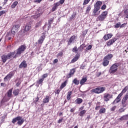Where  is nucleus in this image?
<instances>
[{
  "instance_id": "obj_40",
  "label": "nucleus",
  "mask_w": 128,
  "mask_h": 128,
  "mask_svg": "<svg viewBox=\"0 0 128 128\" xmlns=\"http://www.w3.org/2000/svg\"><path fill=\"white\" fill-rule=\"evenodd\" d=\"M100 114H104L106 112V108H101L99 111Z\"/></svg>"
},
{
  "instance_id": "obj_11",
  "label": "nucleus",
  "mask_w": 128,
  "mask_h": 128,
  "mask_svg": "<svg viewBox=\"0 0 128 128\" xmlns=\"http://www.w3.org/2000/svg\"><path fill=\"white\" fill-rule=\"evenodd\" d=\"M118 40V38H114L110 40H108V42L107 43V46H110L112 44H114Z\"/></svg>"
},
{
  "instance_id": "obj_61",
  "label": "nucleus",
  "mask_w": 128,
  "mask_h": 128,
  "mask_svg": "<svg viewBox=\"0 0 128 128\" xmlns=\"http://www.w3.org/2000/svg\"><path fill=\"white\" fill-rule=\"evenodd\" d=\"M77 51H78V48H76V47L74 48L72 50L73 52H77Z\"/></svg>"
},
{
  "instance_id": "obj_41",
  "label": "nucleus",
  "mask_w": 128,
  "mask_h": 128,
  "mask_svg": "<svg viewBox=\"0 0 128 128\" xmlns=\"http://www.w3.org/2000/svg\"><path fill=\"white\" fill-rule=\"evenodd\" d=\"M120 28V22H118L114 25L115 28Z\"/></svg>"
},
{
  "instance_id": "obj_43",
  "label": "nucleus",
  "mask_w": 128,
  "mask_h": 128,
  "mask_svg": "<svg viewBox=\"0 0 128 128\" xmlns=\"http://www.w3.org/2000/svg\"><path fill=\"white\" fill-rule=\"evenodd\" d=\"M120 102V100H118V99H116L112 102V104H118Z\"/></svg>"
},
{
  "instance_id": "obj_49",
  "label": "nucleus",
  "mask_w": 128,
  "mask_h": 128,
  "mask_svg": "<svg viewBox=\"0 0 128 128\" xmlns=\"http://www.w3.org/2000/svg\"><path fill=\"white\" fill-rule=\"evenodd\" d=\"M122 94L120 93V94L118 95V96L116 97V99L120 100V98H122Z\"/></svg>"
},
{
  "instance_id": "obj_17",
  "label": "nucleus",
  "mask_w": 128,
  "mask_h": 128,
  "mask_svg": "<svg viewBox=\"0 0 128 128\" xmlns=\"http://www.w3.org/2000/svg\"><path fill=\"white\" fill-rule=\"evenodd\" d=\"M2 62H4H4H6V60H9L8 54L7 55H6V54L2 55Z\"/></svg>"
},
{
  "instance_id": "obj_4",
  "label": "nucleus",
  "mask_w": 128,
  "mask_h": 128,
  "mask_svg": "<svg viewBox=\"0 0 128 128\" xmlns=\"http://www.w3.org/2000/svg\"><path fill=\"white\" fill-rule=\"evenodd\" d=\"M20 24H16L13 26L11 30L12 36H14V34H16V33L18 31V30L20 29Z\"/></svg>"
},
{
  "instance_id": "obj_23",
  "label": "nucleus",
  "mask_w": 128,
  "mask_h": 128,
  "mask_svg": "<svg viewBox=\"0 0 128 128\" xmlns=\"http://www.w3.org/2000/svg\"><path fill=\"white\" fill-rule=\"evenodd\" d=\"M50 102V96H46V98L43 100L44 104H48Z\"/></svg>"
},
{
  "instance_id": "obj_24",
  "label": "nucleus",
  "mask_w": 128,
  "mask_h": 128,
  "mask_svg": "<svg viewBox=\"0 0 128 128\" xmlns=\"http://www.w3.org/2000/svg\"><path fill=\"white\" fill-rule=\"evenodd\" d=\"M108 64H110V61L108 60H105L104 58V62H102V64L104 66H106L108 65Z\"/></svg>"
},
{
  "instance_id": "obj_25",
  "label": "nucleus",
  "mask_w": 128,
  "mask_h": 128,
  "mask_svg": "<svg viewBox=\"0 0 128 128\" xmlns=\"http://www.w3.org/2000/svg\"><path fill=\"white\" fill-rule=\"evenodd\" d=\"M67 82H66V80L62 84L60 88V90H62V88H64L66 86Z\"/></svg>"
},
{
  "instance_id": "obj_15",
  "label": "nucleus",
  "mask_w": 128,
  "mask_h": 128,
  "mask_svg": "<svg viewBox=\"0 0 128 128\" xmlns=\"http://www.w3.org/2000/svg\"><path fill=\"white\" fill-rule=\"evenodd\" d=\"M28 66V64H26V60H23L22 63L19 65V68H26Z\"/></svg>"
},
{
  "instance_id": "obj_20",
  "label": "nucleus",
  "mask_w": 128,
  "mask_h": 128,
  "mask_svg": "<svg viewBox=\"0 0 128 128\" xmlns=\"http://www.w3.org/2000/svg\"><path fill=\"white\" fill-rule=\"evenodd\" d=\"M44 38H46V36H42L38 40V43L42 44V42H44Z\"/></svg>"
},
{
  "instance_id": "obj_7",
  "label": "nucleus",
  "mask_w": 128,
  "mask_h": 128,
  "mask_svg": "<svg viewBox=\"0 0 128 128\" xmlns=\"http://www.w3.org/2000/svg\"><path fill=\"white\" fill-rule=\"evenodd\" d=\"M118 66V65L117 64H114L112 66L109 70L110 74H114V72H116Z\"/></svg>"
},
{
  "instance_id": "obj_63",
  "label": "nucleus",
  "mask_w": 128,
  "mask_h": 128,
  "mask_svg": "<svg viewBox=\"0 0 128 128\" xmlns=\"http://www.w3.org/2000/svg\"><path fill=\"white\" fill-rule=\"evenodd\" d=\"M75 16H76V15L74 14H72L70 17V20H74Z\"/></svg>"
},
{
  "instance_id": "obj_31",
  "label": "nucleus",
  "mask_w": 128,
  "mask_h": 128,
  "mask_svg": "<svg viewBox=\"0 0 128 128\" xmlns=\"http://www.w3.org/2000/svg\"><path fill=\"white\" fill-rule=\"evenodd\" d=\"M126 100L124 98L122 100V104L123 108H126Z\"/></svg>"
},
{
  "instance_id": "obj_38",
  "label": "nucleus",
  "mask_w": 128,
  "mask_h": 128,
  "mask_svg": "<svg viewBox=\"0 0 128 128\" xmlns=\"http://www.w3.org/2000/svg\"><path fill=\"white\" fill-rule=\"evenodd\" d=\"M78 60V56H75L72 60V62H76Z\"/></svg>"
},
{
  "instance_id": "obj_62",
  "label": "nucleus",
  "mask_w": 128,
  "mask_h": 128,
  "mask_svg": "<svg viewBox=\"0 0 128 128\" xmlns=\"http://www.w3.org/2000/svg\"><path fill=\"white\" fill-rule=\"evenodd\" d=\"M58 2H60V4H62L64 2V0H60Z\"/></svg>"
},
{
  "instance_id": "obj_64",
  "label": "nucleus",
  "mask_w": 128,
  "mask_h": 128,
  "mask_svg": "<svg viewBox=\"0 0 128 128\" xmlns=\"http://www.w3.org/2000/svg\"><path fill=\"white\" fill-rule=\"evenodd\" d=\"M124 14H125V16L128 14V10H126L124 11Z\"/></svg>"
},
{
  "instance_id": "obj_50",
  "label": "nucleus",
  "mask_w": 128,
  "mask_h": 128,
  "mask_svg": "<svg viewBox=\"0 0 128 128\" xmlns=\"http://www.w3.org/2000/svg\"><path fill=\"white\" fill-rule=\"evenodd\" d=\"M126 23H124L122 24H120V28H126Z\"/></svg>"
},
{
  "instance_id": "obj_21",
  "label": "nucleus",
  "mask_w": 128,
  "mask_h": 128,
  "mask_svg": "<svg viewBox=\"0 0 128 128\" xmlns=\"http://www.w3.org/2000/svg\"><path fill=\"white\" fill-rule=\"evenodd\" d=\"M114 56L112 55V54H108V55H106L104 58V60H112V57Z\"/></svg>"
},
{
  "instance_id": "obj_18",
  "label": "nucleus",
  "mask_w": 128,
  "mask_h": 128,
  "mask_svg": "<svg viewBox=\"0 0 128 128\" xmlns=\"http://www.w3.org/2000/svg\"><path fill=\"white\" fill-rule=\"evenodd\" d=\"M76 40V36H72L69 40L68 41V44L70 46L71 44H72V42H74V40Z\"/></svg>"
},
{
  "instance_id": "obj_35",
  "label": "nucleus",
  "mask_w": 128,
  "mask_h": 128,
  "mask_svg": "<svg viewBox=\"0 0 128 128\" xmlns=\"http://www.w3.org/2000/svg\"><path fill=\"white\" fill-rule=\"evenodd\" d=\"M73 83L74 84H76L78 86V84H80V80H78V79L76 78L73 80Z\"/></svg>"
},
{
  "instance_id": "obj_13",
  "label": "nucleus",
  "mask_w": 128,
  "mask_h": 128,
  "mask_svg": "<svg viewBox=\"0 0 128 128\" xmlns=\"http://www.w3.org/2000/svg\"><path fill=\"white\" fill-rule=\"evenodd\" d=\"M102 2L98 1L94 5V8L100 10V6H102Z\"/></svg>"
},
{
  "instance_id": "obj_48",
  "label": "nucleus",
  "mask_w": 128,
  "mask_h": 128,
  "mask_svg": "<svg viewBox=\"0 0 128 128\" xmlns=\"http://www.w3.org/2000/svg\"><path fill=\"white\" fill-rule=\"evenodd\" d=\"M124 100H128V93H126L124 96L123 98Z\"/></svg>"
},
{
  "instance_id": "obj_60",
  "label": "nucleus",
  "mask_w": 128,
  "mask_h": 128,
  "mask_svg": "<svg viewBox=\"0 0 128 128\" xmlns=\"http://www.w3.org/2000/svg\"><path fill=\"white\" fill-rule=\"evenodd\" d=\"M60 4L59 2H58L56 4H54V5L57 8L58 6H60Z\"/></svg>"
},
{
  "instance_id": "obj_29",
  "label": "nucleus",
  "mask_w": 128,
  "mask_h": 128,
  "mask_svg": "<svg viewBox=\"0 0 128 128\" xmlns=\"http://www.w3.org/2000/svg\"><path fill=\"white\" fill-rule=\"evenodd\" d=\"M72 91L68 92V94L66 96V98L68 100H70V98H72V96H72Z\"/></svg>"
},
{
  "instance_id": "obj_45",
  "label": "nucleus",
  "mask_w": 128,
  "mask_h": 128,
  "mask_svg": "<svg viewBox=\"0 0 128 128\" xmlns=\"http://www.w3.org/2000/svg\"><path fill=\"white\" fill-rule=\"evenodd\" d=\"M54 22V19L53 18H50L49 20H48V25L49 26H50V24H52V22Z\"/></svg>"
},
{
  "instance_id": "obj_57",
  "label": "nucleus",
  "mask_w": 128,
  "mask_h": 128,
  "mask_svg": "<svg viewBox=\"0 0 128 128\" xmlns=\"http://www.w3.org/2000/svg\"><path fill=\"white\" fill-rule=\"evenodd\" d=\"M119 112H124V109L121 108L120 109H119L118 110Z\"/></svg>"
},
{
  "instance_id": "obj_54",
  "label": "nucleus",
  "mask_w": 128,
  "mask_h": 128,
  "mask_svg": "<svg viewBox=\"0 0 128 128\" xmlns=\"http://www.w3.org/2000/svg\"><path fill=\"white\" fill-rule=\"evenodd\" d=\"M92 45H89L87 48H86V50H92Z\"/></svg>"
},
{
  "instance_id": "obj_3",
  "label": "nucleus",
  "mask_w": 128,
  "mask_h": 128,
  "mask_svg": "<svg viewBox=\"0 0 128 128\" xmlns=\"http://www.w3.org/2000/svg\"><path fill=\"white\" fill-rule=\"evenodd\" d=\"M106 16H108V11L103 12L102 14L98 17L97 20L104 22V20L106 18Z\"/></svg>"
},
{
  "instance_id": "obj_37",
  "label": "nucleus",
  "mask_w": 128,
  "mask_h": 128,
  "mask_svg": "<svg viewBox=\"0 0 128 128\" xmlns=\"http://www.w3.org/2000/svg\"><path fill=\"white\" fill-rule=\"evenodd\" d=\"M20 92V90L18 89L16 90L13 92V94L14 96H18Z\"/></svg>"
},
{
  "instance_id": "obj_14",
  "label": "nucleus",
  "mask_w": 128,
  "mask_h": 128,
  "mask_svg": "<svg viewBox=\"0 0 128 128\" xmlns=\"http://www.w3.org/2000/svg\"><path fill=\"white\" fill-rule=\"evenodd\" d=\"M74 72H76V70L74 69H72L70 70V72L66 75L67 78H72L74 74Z\"/></svg>"
},
{
  "instance_id": "obj_33",
  "label": "nucleus",
  "mask_w": 128,
  "mask_h": 128,
  "mask_svg": "<svg viewBox=\"0 0 128 128\" xmlns=\"http://www.w3.org/2000/svg\"><path fill=\"white\" fill-rule=\"evenodd\" d=\"M128 90V86H126L123 90H122V92L120 93V94H122H122H125V92H126V90Z\"/></svg>"
},
{
  "instance_id": "obj_51",
  "label": "nucleus",
  "mask_w": 128,
  "mask_h": 128,
  "mask_svg": "<svg viewBox=\"0 0 128 128\" xmlns=\"http://www.w3.org/2000/svg\"><path fill=\"white\" fill-rule=\"evenodd\" d=\"M62 54H64L62 52H60L58 54L57 56H58V57L59 56L60 58H62Z\"/></svg>"
},
{
  "instance_id": "obj_8",
  "label": "nucleus",
  "mask_w": 128,
  "mask_h": 128,
  "mask_svg": "<svg viewBox=\"0 0 128 128\" xmlns=\"http://www.w3.org/2000/svg\"><path fill=\"white\" fill-rule=\"evenodd\" d=\"M42 14V10L40 9V8H39L36 12V14L34 16H32L33 18H34V20H36L38 18H40V16Z\"/></svg>"
},
{
  "instance_id": "obj_1",
  "label": "nucleus",
  "mask_w": 128,
  "mask_h": 128,
  "mask_svg": "<svg viewBox=\"0 0 128 128\" xmlns=\"http://www.w3.org/2000/svg\"><path fill=\"white\" fill-rule=\"evenodd\" d=\"M26 49V46L24 45H22L20 46L18 49L16 50V52H11L10 53H8L7 56H8V58H16L18 56H20V54L23 53L24 50Z\"/></svg>"
},
{
  "instance_id": "obj_53",
  "label": "nucleus",
  "mask_w": 128,
  "mask_h": 128,
  "mask_svg": "<svg viewBox=\"0 0 128 128\" xmlns=\"http://www.w3.org/2000/svg\"><path fill=\"white\" fill-rule=\"evenodd\" d=\"M6 14V11L4 10H2L0 12V16H2V14Z\"/></svg>"
},
{
  "instance_id": "obj_16",
  "label": "nucleus",
  "mask_w": 128,
  "mask_h": 128,
  "mask_svg": "<svg viewBox=\"0 0 128 128\" xmlns=\"http://www.w3.org/2000/svg\"><path fill=\"white\" fill-rule=\"evenodd\" d=\"M18 118H19V120H18V126H22V124L24 122V118H22V116H18Z\"/></svg>"
},
{
  "instance_id": "obj_36",
  "label": "nucleus",
  "mask_w": 128,
  "mask_h": 128,
  "mask_svg": "<svg viewBox=\"0 0 128 128\" xmlns=\"http://www.w3.org/2000/svg\"><path fill=\"white\" fill-rule=\"evenodd\" d=\"M12 89L10 90L8 92L7 94H8V98H10V96H12Z\"/></svg>"
},
{
  "instance_id": "obj_58",
  "label": "nucleus",
  "mask_w": 128,
  "mask_h": 128,
  "mask_svg": "<svg viewBox=\"0 0 128 128\" xmlns=\"http://www.w3.org/2000/svg\"><path fill=\"white\" fill-rule=\"evenodd\" d=\"M48 74H43V76H42L44 80V78H48Z\"/></svg>"
},
{
  "instance_id": "obj_19",
  "label": "nucleus",
  "mask_w": 128,
  "mask_h": 128,
  "mask_svg": "<svg viewBox=\"0 0 128 128\" xmlns=\"http://www.w3.org/2000/svg\"><path fill=\"white\" fill-rule=\"evenodd\" d=\"M112 34H109L106 35H105L104 36V38L105 40H110V38H112Z\"/></svg>"
},
{
  "instance_id": "obj_22",
  "label": "nucleus",
  "mask_w": 128,
  "mask_h": 128,
  "mask_svg": "<svg viewBox=\"0 0 128 128\" xmlns=\"http://www.w3.org/2000/svg\"><path fill=\"white\" fill-rule=\"evenodd\" d=\"M128 120V114L122 116L120 118V120Z\"/></svg>"
},
{
  "instance_id": "obj_5",
  "label": "nucleus",
  "mask_w": 128,
  "mask_h": 128,
  "mask_svg": "<svg viewBox=\"0 0 128 128\" xmlns=\"http://www.w3.org/2000/svg\"><path fill=\"white\" fill-rule=\"evenodd\" d=\"M20 24H16L13 26L11 30L12 36H14V34H16V33L18 31V30L20 29Z\"/></svg>"
},
{
  "instance_id": "obj_44",
  "label": "nucleus",
  "mask_w": 128,
  "mask_h": 128,
  "mask_svg": "<svg viewBox=\"0 0 128 128\" xmlns=\"http://www.w3.org/2000/svg\"><path fill=\"white\" fill-rule=\"evenodd\" d=\"M10 36V32L8 33V34L6 35V38H8V40H12V37H9Z\"/></svg>"
},
{
  "instance_id": "obj_42",
  "label": "nucleus",
  "mask_w": 128,
  "mask_h": 128,
  "mask_svg": "<svg viewBox=\"0 0 128 128\" xmlns=\"http://www.w3.org/2000/svg\"><path fill=\"white\" fill-rule=\"evenodd\" d=\"M90 2V0H84V2H83V6H86V4H88V2Z\"/></svg>"
},
{
  "instance_id": "obj_6",
  "label": "nucleus",
  "mask_w": 128,
  "mask_h": 128,
  "mask_svg": "<svg viewBox=\"0 0 128 128\" xmlns=\"http://www.w3.org/2000/svg\"><path fill=\"white\" fill-rule=\"evenodd\" d=\"M20 24H16L13 26L11 30L12 36H14V34H16V33L18 31V30L20 29Z\"/></svg>"
},
{
  "instance_id": "obj_34",
  "label": "nucleus",
  "mask_w": 128,
  "mask_h": 128,
  "mask_svg": "<svg viewBox=\"0 0 128 128\" xmlns=\"http://www.w3.org/2000/svg\"><path fill=\"white\" fill-rule=\"evenodd\" d=\"M86 112V110H82L79 114L80 116H83Z\"/></svg>"
},
{
  "instance_id": "obj_10",
  "label": "nucleus",
  "mask_w": 128,
  "mask_h": 128,
  "mask_svg": "<svg viewBox=\"0 0 128 128\" xmlns=\"http://www.w3.org/2000/svg\"><path fill=\"white\" fill-rule=\"evenodd\" d=\"M104 96V102H108L110 98H112V94H110L108 93H105Z\"/></svg>"
},
{
  "instance_id": "obj_56",
  "label": "nucleus",
  "mask_w": 128,
  "mask_h": 128,
  "mask_svg": "<svg viewBox=\"0 0 128 128\" xmlns=\"http://www.w3.org/2000/svg\"><path fill=\"white\" fill-rule=\"evenodd\" d=\"M56 8H58V7H56L54 5L52 8V12H54L55 10H56Z\"/></svg>"
},
{
  "instance_id": "obj_46",
  "label": "nucleus",
  "mask_w": 128,
  "mask_h": 128,
  "mask_svg": "<svg viewBox=\"0 0 128 128\" xmlns=\"http://www.w3.org/2000/svg\"><path fill=\"white\" fill-rule=\"evenodd\" d=\"M87 34H88V30H85L82 32V36H86Z\"/></svg>"
},
{
  "instance_id": "obj_39",
  "label": "nucleus",
  "mask_w": 128,
  "mask_h": 128,
  "mask_svg": "<svg viewBox=\"0 0 128 128\" xmlns=\"http://www.w3.org/2000/svg\"><path fill=\"white\" fill-rule=\"evenodd\" d=\"M18 116L16 117V118H14L12 120V124H16L18 122V120H19Z\"/></svg>"
},
{
  "instance_id": "obj_26",
  "label": "nucleus",
  "mask_w": 128,
  "mask_h": 128,
  "mask_svg": "<svg viewBox=\"0 0 128 128\" xmlns=\"http://www.w3.org/2000/svg\"><path fill=\"white\" fill-rule=\"evenodd\" d=\"M31 28H32V26H30V24H27L25 26L24 31L28 32V30H30Z\"/></svg>"
},
{
  "instance_id": "obj_32",
  "label": "nucleus",
  "mask_w": 128,
  "mask_h": 128,
  "mask_svg": "<svg viewBox=\"0 0 128 128\" xmlns=\"http://www.w3.org/2000/svg\"><path fill=\"white\" fill-rule=\"evenodd\" d=\"M18 2L17 1L14 2L11 6V8H14L16 6H18Z\"/></svg>"
},
{
  "instance_id": "obj_59",
  "label": "nucleus",
  "mask_w": 128,
  "mask_h": 128,
  "mask_svg": "<svg viewBox=\"0 0 128 128\" xmlns=\"http://www.w3.org/2000/svg\"><path fill=\"white\" fill-rule=\"evenodd\" d=\"M116 106H114L111 108V110H112V112H114V110H116Z\"/></svg>"
},
{
  "instance_id": "obj_2",
  "label": "nucleus",
  "mask_w": 128,
  "mask_h": 128,
  "mask_svg": "<svg viewBox=\"0 0 128 128\" xmlns=\"http://www.w3.org/2000/svg\"><path fill=\"white\" fill-rule=\"evenodd\" d=\"M106 90V88L104 87H98L96 88L92 89L90 90L91 92L94 93V94H102L103 92H104Z\"/></svg>"
},
{
  "instance_id": "obj_12",
  "label": "nucleus",
  "mask_w": 128,
  "mask_h": 128,
  "mask_svg": "<svg viewBox=\"0 0 128 128\" xmlns=\"http://www.w3.org/2000/svg\"><path fill=\"white\" fill-rule=\"evenodd\" d=\"M100 9H98L96 8H94L92 12V16H98L100 14Z\"/></svg>"
},
{
  "instance_id": "obj_47",
  "label": "nucleus",
  "mask_w": 128,
  "mask_h": 128,
  "mask_svg": "<svg viewBox=\"0 0 128 128\" xmlns=\"http://www.w3.org/2000/svg\"><path fill=\"white\" fill-rule=\"evenodd\" d=\"M44 78H40L38 82V84H42V82H44Z\"/></svg>"
},
{
  "instance_id": "obj_9",
  "label": "nucleus",
  "mask_w": 128,
  "mask_h": 128,
  "mask_svg": "<svg viewBox=\"0 0 128 128\" xmlns=\"http://www.w3.org/2000/svg\"><path fill=\"white\" fill-rule=\"evenodd\" d=\"M14 76V72H10L4 78V80L6 82V80H10Z\"/></svg>"
},
{
  "instance_id": "obj_30",
  "label": "nucleus",
  "mask_w": 128,
  "mask_h": 128,
  "mask_svg": "<svg viewBox=\"0 0 128 128\" xmlns=\"http://www.w3.org/2000/svg\"><path fill=\"white\" fill-rule=\"evenodd\" d=\"M88 80V79L86 78H83L82 79V80L80 81V84L81 86H82Z\"/></svg>"
},
{
  "instance_id": "obj_55",
  "label": "nucleus",
  "mask_w": 128,
  "mask_h": 128,
  "mask_svg": "<svg viewBox=\"0 0 128 128\" xmlns=\"http://www.w3.org/2000/svg\"><path fill=\"white\" fill-rule=\"evenodd\" d=\"M106 4H104L101 8V10H106Z\"/></svg>"
},
{
  "instance_id": "obj_28",
  "label": "nucleus",
  "mask_w": 128,
  "mask_h": 128,
  "mask_svg": "<svg viewBox=\"0 0 128 128\" xmlns=\"http://www.w3.org/2000/svg\"><path fill=\"white\" fill-rule=\"evenodd\" d=\"M75 102H76L77 104H80L82 102V99L78 98L75 100Z\"/></svg>"
},
{
  "instance_id": "obj_27",
  "label": "nucleus",
  "mask_w": 128,
  "mask_h": 128,
  "mask_svg": "<svg viewBox=\"0 0 128 128\" xmlns=\"http://www.w3.org/2000/svg\"><path fill=\"white\" fill-rule=\"evenodd\" d=\"M90 10H92V8L90 7V6L89 5L87 6L86 10V14H90Z\"/></svg>"
},
{
  "instance_id": "obj_52",
  "label": "nucleus",
  "mask_w": 128,
  "mask_h": 128,
  "mask_svg": "<svg viewBox=\"0 0 128 128\" xmlns=\"http://www.w3.org/2000/svg\"><path fill=\"white\" fill-rule=\"evenodd\" d=\"M39 100H40V98H38V97L35 98V99L34 100V104H36L38 102Z\"/></svg>"
}]
</instances>
